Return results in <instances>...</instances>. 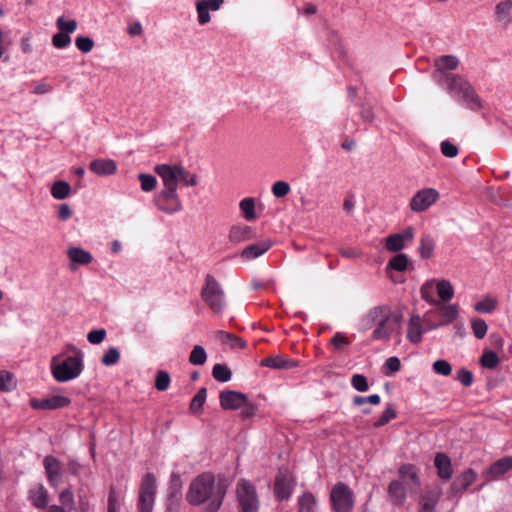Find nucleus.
<instances>
[{
	"label": "nucleus",
	"mask_w": 512,
	"mask_h": 512,
	"mask_svg": "<svg viewBox=\"0 0 512 512\" xmlns=\"http://www.w3.org/2000/svg\"><path fill=\"white\" fill-rule=\"evenodd\" d=\"M229 482L225 477L216 478L212 473L198 475L189 485L186 500L192 506L206 504L204 512H217L223 503Z\"/></svg>",
	"instance_id": "obj_1"
},
{
	"label": "nucleus",
	"mask_w": 512,
	"mask_h": 512,
	"mask_svg": "<svg viewBox=\"0 0 512 512\" xmlns=\"http://www.w3.org/2000/svg\"><path fill=\"white\" fill-rule=\"evenodd\" d=\"M397 323L398 317H394L387 306H375L362 317L361 330L373 329L371 340L387 341Z\"/></svg>",
	"instance_id": "obj_2"
},
{
	"label": "nucleus",
	"mask_w": 512,
	"mask_h": 512,
	"mask_svg": "<svg viewBox=\"0 0 512 512\" xmlns=\"http://www.w3.org/2000/svg\"><path fill=\"white\" fill-rule=\"evenodd\" d=\"M53 378L60 383L68 382L81 375L84 370V362L80 353L78 356L63 355L53 356L50 362Z\"/></svg>",
	"instance_id": "obj_3"
},
{
	"label": "nucleus",
	"mask_w": 512,
	"mask_h": 512,
	"mask_svg": "<svg viewBox=\"0 0 512 512\" xmlns=\"http://www.w3.org/2000/svg\"><path fill=\"white\" fill-rule=\"evenodd\" d=\"M445 85L448 92L458 97L462 104L471 110L481 107V100L472 85L461 75L445 74Z\"/></svg>",
	"instance_id": "obj_4"
},
{
	"label": "nucleus",
	"mask_w": 512,
	"mask_h": 512,
	"mask_svg": "<svg viewBox=\"0 0 512 512\" xmlns=\"http://www.w3.org/2000/svg\"><path fill=\"white\" fill-rule=\"evenodd\" d=\"M201 298L215 314H222L227 306L225 291L216 278L207 274L201 289Z\"/></svg>",
	"instance_id": "obj_5"
},
{
	"label": "nucleus",
	"mask_w": 512,
	"mask_h": 512,
	"mask_svg": "<svg viewBox=\"0 0 512 512\" xmlns=\"http://www.w3.org/2000/svg\"><path fill=\"white\" fill-rule=\"evenodd\" d=\"M156 478L153 473H146L141 480L139 488V512H152L156 496Z\"/></svg>",
	"instance_id": "obj_6"
},
{
	"label": "nucleus",
	"mask_w": 512,
	"mask_h": 512,
	"mask_svg": "<svg viewBox=\"0 0 512 512\" xmlns=\"http://www.w3.org/2000/svg\"><path fill=\"white\" fill-rule=\"evenodd\" d=\"M237 500L242 512H257L259 500L256 489L252 483L241 479L236 487Z\"/></svg>",
	"instance_id": "obj_7"
},
{
	"label": "nucleus",
	"mask_w": 512,
	"mask_h": 512,
	"mask_svg": "<svg viewBox=\"0 0 512 512\" xmlns=\"http://www.w3.org/2000/svg\"><path fill=\"white\" fill-rule=\"evenodd\" d=\"M330 500L334 512H351L354 506L353 491L342 482L333 486Z\"/></svg>",
	"instance_id": "obj_8"
},
{
	"label": "nucleus",
	"mask_w": 512,
	"mask_h": 512,
	"mask_svg": "<svg viewBox=\"0 0 512 512\" xmlns=\"http://www.w3.org/2000/svg\"><path fill=\"white\" fill-rule=\"evenodd\" d=\"M154 171L163 181L164 190H176L180 176L184 174V167L181 165L159 164Z\"/></svg>",
	"instance_id": "obj_9"
},
{
	"label": "nucleus",
	"mask_w": 512,
	"mask_h": 512,
	"mask_svg": "<svg viewBox=\"0 0 512 512\" xmlns=\"http://www.w3.org/2000/svg\"><path fill=\"white\" fill-rule=\"evenodd\" d=\"M439 198L434 188H424L416 192L410 200L409 207L414 212H423L430 208Z\"/></svg>",
	"instance_id": "obj_10"
},
{
	"label": "nucleus",
	"mask_w": 512,
	"mask_h": 512,
	"mask_svg": "<svg viewBox=\"0 0 512 512\" xmlns=\"http://www.w3.org/2000/svg\"><path fill=\"white\" fill-rule=\"evenodd\" d=\"M399 480L409 494H417L421 487L417 468L412 464H403L398 469Z\"/></svg>",
	"instance_id": "obj_11"
},
{
	"label": "nucleus",
	"mask_w": 512,
	"mask_h": 512,
	"mask_svg": "<svg viewBox=\"0 0 512 512\" xmlns=\"http://www.w3.org/2000/svg\"><path fill=\"white\" fill-rule=\"evenodd\" d=\"M157 207L168 214H174L182 209V204L176 190H162L155 198Z\"/></svg>",
	"instance_id": "obj_12"
},
{
	"label": "nucleus",
	"mask_w": 512,
	"mask_h": 512,
	"mask_svg": "<svg viewBox=\"0 0 512 512\" xmlns=\"http://www.w3.org/2000/svg\"><path fill=\"white\" fill-rule=\"evenodd\" d=\"M460 64L459 59L454 55H443L434 59L435 73L434 78L438 83L445 82V74H449L448 71H453L458 68Z\"/></svg>",
	"instance_id": "obj_13"
},
{
	"label": "nucleus",
	"mask_w": 512,
	"mask_h": 512,
	"mask_svg": "<svg viewBox=\"0 0 512 512\" xmlns=\"http://www.w3.org/2000/svg\"><path fill=\"white\" fill-rule=\"evenodd\" d=\"M70 398L62 395H52L43 399H31L30 406L35 410H57L69 406Z\"/></svg>",
	"instance_id": "obj_14"
},
{
	"label": "nucleus",
	"mask_w": 512,
	"mask_h": 512,
	"mask_svg": "<svg viewBox=\"0 0 512 512\" xmlns=\"http://www.w3.org/2000/svg\"><path fill=\"white\" fill-rule=\"evenodd\" d=\"M414 239V229L409 226L400 233L389 235L385 239V248L390 252H398L405 247V244L411 243Z\"/></svg>",
	"instance_id": "obj_15"
},
{
	"label": "nucleus",
	"mask_w": 512,
	"mask_h": 512,
	"mask_svg": "<svg viewBox=\"0 0 512 512\" xmlns=\"http://www.w3.org/2000/svg\"><path fill=\"white\" fill-rule=\"evenodd\" d=\"M220 406L224 410H236L247 401V395L234 390H224L219 395Z\"/></svg>",
	"instance_id": "obj_16"
},
{
	"label": "nucleus",
	"mask_w": 512,
	"mask_h": 512,
	"mask_svg": "<svg viewBox=\"0 0 512 512\" xmlns=\"http://www.w3.org/2000/svg\"><path fill=\"white\" fill-rule=\"evenodd\" d=\"M43 466L49 485L56 488L60 484L62 476L60 461L52 455H47L43 460Z\"/></svg>",
	"instance_id": "obj_17"
},
{
	"label": "nucleus",
	"mask_w": 512,
	"mask_h": 512,
	"mask_svg": "<svg viewBox=\"0 0 512 512\" xmlns=\"http://www.w3.org/2000/svg\"><path fill=\"white\" fill-rule=\"evenodd\" d=\"M224 4V0H197L196 11L197 20L200 25L210 22L211 17L209 11H217Z\"/></svg>",
	"instance_id": "obj_18"
},
{
	"label": "nucleus",
	"mask_w": 512,
	"mask_h": 512,
	"mask_svg": "<svg viewBox=\"0 0 512 512\" xmlns=\"http://www.w3.org/2000/svg\"><path fill=\"white\" fill-rule=\"evenodd\" d=\"M292 489V479L287 474H283L280 472L277 475L274 484V493L276 498L280 501L287 500L291 496Z\"/></svg>",
	"instance_id": "obj_19"
},
{
	"label": "nucleus",
	"mask_w": 512,
	"mask_h": 512,
	"mask_svg": "<svg viewBox=\"0 0 512 512\" xmlns=\"http://www.w3.org/2000/svg\"><path fill=\"white\" fill-rule=\"evenodd\" d=\"M260 365L262 367H268L272 369H292L298 366V362L296 360L285 358L281 355H273L266 358H263L260 361Z\"/></svg>",
	"instance_id": "obj_20"
},
{
	"label": "nucleus",
	"mask_w": 512,
	"mask_h": 512,
	"mask_svg": "<svg viewBox=\"0 0 512 512\" xmlns=\"http://www.w3.org/2000/svg\"><path fill=\"white\" fill-rule=\"evenodd\" d=\"M29 500L37 509H45L49 504V494L43 484H36L29 490Z\"/></svg>",
	"instance_id": "obj_21"
},
{
	"label": "nucleus",
	"mask_w": 512,
	"mask_h": 512,
	"mask_svg": "<svg viewBox=\"0 0 512 512\" xmlns=\"http://www.w3.org/2000/svg\"><path fill=\"white\" fill-rule=\"evenodd\" d=\"M90 170L98 176L113 175L117 171V164L112 159H95L89 165Z\"/></svg>",
	"instance_id": "obj_22"
},
{
	"label": "nucleus",
	"mask_w": 512,
	"mask_h": 512,
	"mask_svg": "<svg viewBox=\"0 0 512 512\" xmlns=\"http://www.w3.org/2000/svg\"><path fill=\"white\" fill-rule=\"evenodd\" d=\"M272 245L273 242L269 239L250 244L243 249L241 256L246 260L255 259L267 252L272 247Z\"/></svg>",
	"instance_id": "obj_23"
},
{
	"label": "nucleus",
	"mask_w": 512,
	"mask_h": 512,
	"mask_svg": "<svg viewBox=\"0 0 512 512\" xmlns=\"http://www.w3.org/2000/svg\"><path fill=\"white\" fill-rule=\"evenodd\" d=\"M434 465L437 468L439 478L449 480L452 477L453 469L450 458L442 452L435 455Z\"/></svg>",
	"instance_id": "obj_24"
},
{
	"label": "nucleus",
	"mask_w": 512,
	"mask_h": 512,
	"mask_svg": "<svg viewBox=\"0 0 512 512\" xmlns=\"http://www.w3.org/2000/svg\"><path fill=\"white\" fill-rule=\"evenodd\" d=\"M436 311L441 326H446L457 319L459 315V306L457 304H441Z\"/></svg>",
	"instance_id": "obj_25"
},
{
	"label": "nucleus",
	"mask_w": 512,
	"mask_h": 512,
	"mask_svg": "<svg viewBox=\"0 0 512 512\" xmlns=\"http://www.w3.org/2000/svg\"><path fill=\"white\" fill-rule=\"evenodd\" d=\"M255 237V232L252 227L247 225H234L229 231V240L232 243H240Z\"/></svg>",
	"instance_id": "obj_26"
},
{
	"label": "nucleus",
	"mask_w": 512,
	"mask_h": 512,
	"mask_svg": "<svg viewBox=\"0 0 512 512\" xmlns=\"http://www.w3.org/2000/svg\"><path fill=\"white\" fill-rule=\"evenodd\" d=\"M424 332L425 329L423 328L421 317L419 315L411 316L407 331V338L409 341L414 344L420 343Z\"/></svg>",
	"instance_id": "obj_27"
},
{
	"label": "nucleus",
	"mask_w": 512,
	"mask_h": 512,
	"mask_svg": "<svg viewBox=\"0 0 512 512\" xmlns=\"http://www.w3.org/2000/svg\"><path fill=\"white\" fill-rule=\"evenodd\" d=\"M407 489L403 486V483L398 480H393L388 486V497L390 501L395 505H402L406 500Z\"/></svg>",
	"instance_id": "obj_28"
},
{
	"label": "nucleus",
	"mask_w": 512,
	"mask_h": 512,
	"mask_svg": "<svg viewBox=\"0 0 512 512\" xmlns=\"http://www.w3.org/2000/svg\"><path fill=\"white\" fill-rule=\"evenodd\" d=\"M512 0H505L499 2L495 7L496 21L503 26H508L512 23Z\"/></svg>",
	"instance_id": "obj_29"
},
{
	"label": "nucleus",
	"mask_w": 512,
	"mask_h": 512,
	"mask_svg": "<svg viewBox=\"0 0 512 512\" xmlns=\"http://www.w3.org/2000/svg\"><path fill=\"white\" fill-rule=\"evenodd\" d=\"M512 468V457L505 456L496 462H494L487 470L488 476L492 479H496L501 475L505 474Z\"/></svg>",
	"instance_id": "obj_30"
},
{
	"label": "nucleus",
	"mask_w": 512,
	"mask_h": 512,
	"mask_svg": "<svg viewBox=\"0 0 512 512\" xmlns=\"http://www.w3.org/2000/svg\"><path fill=\"white\" fill-rule=\"evenodd\" d=\"M438 491H427L420 498L419 512H434L435 506L439 500Z\"/></svg>",
	"instance_id": "obj_31"
},
{
	"label": "nucleus",
	"mask_w": 512,
	"mask_h": 512,
	"mask_svg": "<svg viewBox=\"0 0 512 512\" xmlns=\"http://www.w3.org/2000/svg\"><path fill=\"white\" fill-rule=\"evenodd\" d=\"M67 254L73 264L87 265L93 260L92 255L88 251L78 247L69 248Z\"/></svg>",
	"instance_id": "obj_32"
},
{
	"label": "nucleus",
	"mask_w": 512,
	"mask_h": 512,
	"mask_svg": "<svg viewBox=\"0 0 512 512\" xmlns=\"http://www.w3.org/2000/svg\"><path fill=\"white\" fill-rule=\"evenodd\" d=\"M217 337L221 343L228 344L231 348L244 349L246 347V342L244 339L237 337L236 335L229 332L219 331L217 333Z\"/></svg>",
	"instance_id": "obj_33"
},
{
	"label": "nucleus",
	"mask_w": 512,
	"mask_h": 512,
	"mask_svg": "<svg viewBox=\"0 0 512 512\" xmlns=\"http://www.w3.org/2000/svg\"><path fill=\"white\" fill-rule=\"evenodd\" d=\"M317 501L310 492H305L298 499V512H316Z\"/></svg>",
	"instance_id": "obj_34"
},
{
	"label": "nucleus",
	"mask_w": 512,
	"mask_h": 512,
	"mask_svg": "<svg viewBox=\"0 0 512 512\" xmlns=\"http://www.w3.org/2000/svg\"><path fill=\"white\" fill-rule=\"evenodd\" d=\"M408 264H409V259H408L407 255L403 254V253H399L389 260V262L386 266V270L387 271L395 270L398 272H403L407 269Z\"/></svg>",
	"instance_id": "obj_35"
},
{
	"label": "nucleus",
	"mask_w": 512,
	"mask_h": 512,
	"mask_svg": "<svg viewBox=\"0 0 512 512\" xmlns=\"http://www.w3.org/2000/svg\"><path fill=\"white\" fill-rule=\"evenodd\" d=\"M71 187L66 181H56L51 187V194L57 200H63L70 195Z\"/></svg>",
	"instance_id": "obj_36"
},
{
	"label": "nucleus",
	"mask_w": 512,
	"mask_h": 512,
	"mask_svg": "<svg viewBox=\"0 0 512 512\" xmlns=\"http://www.w3.org/2000/svg\"><path fill=\"white\" fill-rule=\"evenodd\" d=\"M436 291L439 298L444 301H450L454 296V289L451 283L447 280H440L436 283Z\"/></svg>",
	"instance_id": "obj_37"
},
{
	"label": "nucleus",
	"mask_w": 512,
	"mask_h": 512,
	"mask_svg": "<svg viewBox=\"0 0 512 512\" xmlns=\"http://www.w3.org/2000/svg\"><path fill=\"white\" fill-rule=\"evenodd\" d=\"M240 210L246 220H255L257 215L255 213V201L251 197L244 198L239 203Z\"/></svg>",
	"instance_id": "obj_38"
},
{
	"label": "nucleus",
	"mask_w": 512,
	"mask_h": 512,
	"mask_svg": "<svg viewBox=\"0 0 512 512\" xmlns=\"http://www.w3.org/2000/svg\"><path fill=\"white\" fill-rule=\"evenodd\" d=\"M435 247V243L433 238L430 235H423L420 239L419 252L421 257L424 259H429Z\"/></svg>",
	"instance_id": "obj_39"
},
{
	"label": "nucleus",
	"mask_w": 512,
	"mask_h": 512,
	"mask_svg": "<svg viewBox=\"0 0 512 512\" xmlns=\"http://www.w3.org/2000/svg\"><path fill=\"white\" fill-rule=\"evenodd\" d=\"M212 376L219 382H228L232 378V372L226 365L217 363L213 366Z\"/></svg>",
	"instance_id": "obj_40"
},
{
	"label": "nucleus",
	"mask_w": 512,
	"mask_h": 512,
	"mask_svg": "<svg viewBox=\"0 0 512 512\" xmlns=\"http://www.w3.org/2000/svg\"><path fill=\"white\" fill-rule=\"evenodd\" d=\"M206 398H207V389L205 387H202L197 391V393L194 395V397L191 400V403H190L191 412L198 413L202 409V407L206 401Z\"/></svg>",
	"instance_id": "obj_41"
},
{
	"label": "nucleus",
	"mask_w": 512,
	"mask_h": 512,
	"mask_svg": "<svg viewBox=\"0 0 512 512\" xmlns=\"http://www.w3.org/2000/svg\"><path fill=\"white\" fill-rule=\"evenodd\" d=\"M207 360V353L201 345H195L190 352L189 362L192 365H203Z\"/></svg>",
	"instance_id": "obj_42"
},
{
	"label": "nucleus",
	"mask_w": 512,
	"mask_h": 512,
	"mask_svg": "<svg viewBox=\"0 0 512 512\" xmlns=\"http://www.w3.org/2000/svg\"><path fill=\"white\" fill-rule=\"evenodd\" d=\"M423 328L425 331L428 330H435L439 327H441V324L439 320L437 319V311L436 310H429L424 314L423 320H422Z\"/></svg>",
	"instance_id": "obj_43"
},
{
	"label": "nucleus",
	"mask_w": 512,
	"mask_h": 512,
	"mask_svg": "<svg viewBox=\"0 0 512 512\" xmlns=\"http://www.w3.org/2000/svg\"><path fill=\"white\" fill-rule=\"evenodd\" d=\"M497 307V300L491 297H485L474 305V310L478 313H492Z\"/></svg>",
	"instance_id": "obj_44"
},
{
	"label": "nucleus",
	"mask_w": 512,
	"mask_h": 512,
	"mask_svg": "<svg viewBox=\"0 0 512 512\" xmlns=\"http://www.w3.org/2000/svg\"><path fill=\"white\" fill-rule=\"evenodd\" d=\"M480 364L485 368L494 369L499 364V357L494 351L486 350L480 358Z\"/></svg>",
	"instance_id": "obj_45"
},
{
	"label": "nucleus",
	"mask_w": 512,
	"mask_h": 512,
	"mask_svg": "<svg viewBox=\"0 0 512 512\" xmlns=\"http://www.w3.org/2000/svg\"><path fill=\"white\" fill-rule=\"evenodd\" d=\"M471 327L473 334L477 339L484 338L488 330L487 323L480 318H473L471 320Z\"/></svg>",
	"instance_id": "obj_46"
},
{
	"label": "nucleus",
	"mask_w": 512,
	"mask_h": 512,
	"mask_svg": "<svg viewBox=\"0 0 512 512\" xmlns=\"http://www.w3.org/2000/svg\"><path fill=\"white\" fill-rule=\"evenodd\" d=\"M59 501L62 504L61 506L65 509L67 508V512H70L75 506V500L73 492L70 488H66L59 494Z\"/></svg>",
	"instance_id": "obj_47"
},
{
	"label": "nucleus",
	"mask_w": 512,
	"mask_h": 512,
	"mask_svg": "<svg viewBox=\"0 0 512 512\" xmlns=\"http://www.w3.org/2000/svg\"><path fill=\"white\" fill-rule=\"evenodd\" d=\"M433 288L434 286L432 281L424 283L420 289L421 297L431 305H439L438 300L433 296Z\"/></svg>",
	"instance_id": "obj_48"
},
{
	"label": "nucleus",
	"mask_w": 512,
	"mask_h": 512,
	"mask_svg": "<svg viewBox=\"0 0 512 512\" xmlns=\"http://www.w3.org/2000/svg\"><path fill=\"white\" fill-rule=\"evenodd\" d=\"M396 411L394 409V406L392 404L387 405L385 410L383 411L382 415L379 417V419L374 423V427H382L389 423L391 420L396 418Z\"/></svg>",
	"instance_id": "obj_49"
},
{
	"label": "nucleus",
	"mask_w": 512,
	"mask_h": 512,
	"mask_svg": "<svg viewBox=\"0 0 512 512\" xmlns=\"http://www.w3.org/2000/svg\"><path fill=\"white\" fill-rule=\"evenodd\" d=\"M170 381V375L164 370H159L156 373L154 386L158 391H166L170 385Z\"/></svg>",
	"instance_id": "obj_50"
},
{
	"label": "nucleus",
	"mask_w": 512,
	"mask_h": 512,
	"mask_svg": "<svg viewBox=\"0 0 512 512\" xmlns=\"http://www.w3.org/2000/svg\"><path fill=\"white\" fill-rule=\"evenodd\" d=\"M120 359V352L116 347H110L103 355L101 362L105 366L115 365Z\"/></svg>",
	"instance_id": "obj_51"
},
{
	"label": "nucleus",
	"mask_w": 512,
	"mask_h": 512,
	"mask_svg": "<svg viewBox=\"0 0 512 512\" xmlns=\"http://www.w3.org/2000/svg\"><path fill=\"white\" fill-rule=\"evenodd\" d=\"M138 179L140 181L141 189L143 191L150 192L153 189H155L156 184H157V180H156L155 176H153L151 174L141 173L138 175Z\"/></svg>",
	"instance_id": "obj_52"
},
{
	"label": "nucleus",
	"mask_w": 512,
	"mask_h": 512,
	"mask_svg": "<svg viewBox=\"0 0 512 512\" xmlns=\"http://www.w3.org/2000/svg\"><path fill=\"white\" fill-rule=\"evenodd\" d=\"M71 42V38L69 34L60 31L56 33L52 37V44L54 47L58 49L66 48Z\"/></svg>",
	"instance_id": "obj_53"
},
{
	"label": "nucleus",
	"mask_w": 512,
	"mask_h": 512,
	"mask_svg": "<svg viewBox=\"0 0 512 512\" xmlns=\"http://www.w3.org/2000/svg\"><path fill=\"white\" fill-rule=\"evenodd\" d=\"M351 385L359 392H366L369 389L367 378L361 374H354L352 376Z\"/></svg>",
	"instance_id": "obj_54"
},
{
	"label": "nucleus",
	"mask_w": 512,
	"mask_h": 512,
	"mask_svg": "<svg viewBox=\"0 0 512 512\" xmlns=\"http://www.w3.org/2000/svg\"><path fill=\"white\" fill-rule=\"evenodd\" d=\"M76 47L83 53L90 52L94 47V41L90 37L78 36L75 39Z\"/></svg>",
	"instance_id": "obj_55"
},
{
	"label": "nucleus",
	"mask_w": 512,
	"mask_h": 512,
	"mask_svg": "<svg viewBox=\"0 0 512 512\" xmlns=\"http://www.w3.org/2000/svg\"><path fill=\"white\" fill-rule=\"evenodd\" d=\"M290 190V185L285 181H277L272 186V193L277 198H283L287 196Z\"/></svg>",
	"instance_id": "obj_56"
},
{
	"label": "nucleus",
	"mask_w": 512,
	"mask_h": 512,
	"mask_svg": "<svg viewBox=\"0 0 512 512\" xmlns=\"http://www.w3.org/2000/svg\"><path fill=\"white\" fill-rule=\"evenodd\" d=\"M14 387L13 375L6 371L0 372V390L4 392L11 391Z\"/></svg>",
	"instance_id": "obj_57"
},
{
	"label": "nucleus",
	"mask_w": 512,
	"mask_h": 512,
	"mask_svg": "<svg viewBox=\"0 0 512 512\" xmlns=\"http://www.w3.org/2000/svg\"><path fill=\"white\" fill-rule=\"evenodd\" d=\"M56 26L60 31L69 34L77 29V22L75 20L65 21L63 17H59Z\"/></svg>",
	"instance_id": "obj_58"
},
{
	"label": "nucleus",
	"mask_w": 512,
	"mask_h": 512,
	"mask_svg": "<svg viewBox=\"0 0 512 512\" xmlns=\"http://www.w3.org/2000/svg\"><path fill=\"white\" fill-rule=\"evenodd\" d=\"M433 370L440 375L449 376L452 373V367L446 360H436L433 363Z\"/></svg>",
	"instance_id": "obj_59"
},
{
	"label": "nucleus",
	"mask_w": 512,
	"mask_h": 512,
	"mask_svg": "<svg viewBox=\"0 0 512 512\" xmlns=\"http://www.w3.org/2000/svg\"><path fill=\"white\" fill-rule=\"evenodd\" d=\"M381 402V398L377 394H373L367 397L364 396H355L353 398V403L357 406L364 405L366 403H370L372 405H379Z\"/></svg>",
	"instance_id": "obj_60"
},
{
	"label": "nucleus",
	"mask_w": 512,
	"mask_h": 512,
	"mask_svg": "<svg viewBox=\"0 0 512 512\" xmlns=\"http://www.w3.org/2000/svg\"><path fill=\"white\" fill-rule=\"evenodd\" d=\"M120 504L117 492L113 486L110 487L108 495V512H119Z\"/></svg>",
	"instance_id": "obj_61"
},
{
	"label": "nucleus",
	"mask_w": 512,
	"mask_h": 512,
	"mask_svg": "<svg viewBox=\"0 0 512 512\" xmlns=\"http://www.w3.org/2000/svg\"><path fill=\"white\" fill-rule=\"evenodd\" d=\"M441 153L448 158H454L458 154V148L456 145L448 140H445L440 145Z\"/></svg>",
	"instance_id": "obj_62"
},
{
	"label": "nucleus",
	"mask_w": 512,
	"mask_h": 512,
	"mask_svg": "<svg viewBox=\"0 0 512 512\" xmlns=\"http://www.w3.org/2000/svg\"><path fill=\"white\" fill-rule=\"evenodd\" d=\"M456 379L465 387H469L472 385L473 383V374L465 369V368H462L460 369L458 372H457V377Z\"/></svg>",
	"instance_id": "obj_63"
},
{
	"label": "nucleus",
	"mask_w": 512,
	"mask_h": 512,
	"mask_svg": "<svg viewBox=\"0 0 512 512\" xmlns=\"http://www.w3.org/2000/svg\"><path fill=\"white\" fill-rule=\"evenodd\" d=\"M330 342L337 350H342L350 344L348 337L339 332L331 338Z\"/></svg>",
	"instance_id": "obj_64"
}]
</instances>
